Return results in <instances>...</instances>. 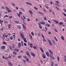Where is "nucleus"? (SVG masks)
I'll list each match as a JSON object with an SVG mask.
<instances>
[{
  "instance_id": "6e6552de",
  "label": "nucleus",
  "mask_w": 66,
  "mask_h": 66,
  "mask_svg": "<svg viewBox=\"0 0 66 66\" xmlns=\"http://www.w3.org/2000/svg\"><path fill=\"white\" fill-rule=\"evenodd\" d=\"M42 56L44 59H45V58H46V55L45 54H42Z\"/></svg>"
},
{
  "instance_id": "8fccbe9b",
  "label": "nucleus",
  "mask_w": 66,
  "mask_h": 66,
  "mask_svg": "<svg viewBox=\"0 0 66 66\" xmlns=\"http://www.w3.org/2000/svg\"><path fill=\"white\" fill-rule=\"evenodd\" d=\"M55 2H56V3H57V4H59V2H58V1H56Z\"/></svg>"
},
{
  "instance_id": "f3484780",
  "label": "nucleus",
  "mask_w": 66,
  "mask_h": 66,
  "mask_svg": "<svg viewBox=\"0 0 66 66\" xmlns=\"http://www.w3.org/2000/svg\"><path fill=\"white\" fill-rule=\"evenodd\" d=\"M45 26L47 27H49L50 26V25L49 24H46L45 25Z\"/></svg>"
},
{
  "instance_id": "680f3d73",
  "label": "nucleus",
  "mask_w": 66,
  "mask_h": 66,
  "mask_svg": "<svg viewBox=\"0 0 66 66\" xmlns=\"http://www.w3.org/2000/svg\"><path fill=\"white\" fill-rule=\"evenodd\" d=\"M55 7L56 9L58 10H59V9L56 6H55Z\"/></svg>"
},
{
  "instance_id": "e433bc0d",
  "label": "nucleus",
  "mask_w": 66,
  "mask_h": 66,
  "mask_svg": "<svg viewBox=\"0 0 66 66\" xmlns=\"http://www.w3.org/2000/svg\"><path fill=\"white\" fill-rule=\"evenodd\" d=\"M57 59L58 60V62H59V60L60 59L59 58V56H57Z\"/></svg>"
},
{
  "instance_id": "e2e57ef3",
  "label": "nucleus",
  "mask_w": 66,
  "mask_h": 66,
  "mask_svg": "<svg viewBox=\"0 0 66 66\" xmlns=\"http://www.w3.org/2000/svg\"><path fill=\"white\" fill-rule=\"evenodd\" d=\"M3 44H4L5 45H6V44H7L6 43L4 42H3Z\"/></svg>"
},
{
  "instance_id": "1a4fd4ad",
  "label": "nucleus",
  "mask_w": 66,
  "mask_h": 66,
  "mask_svg": "<svg viewBox=\"0 0 66 66\" xmlns=\"http://www.w3.org/2000/svg\"><path fill=\"white\" fill-rule=\"evenodd\" d=\"M33 44L32 43H31L30 44V47L31 48H32L33 47Z\"/></svg>"
},
{
  "instance_id": "a19ab883",
  "label": "nucleus",
  "mask_w": 66,
  "mask_h": 66,
  "mask_svg": "<svg viewBox=\"0 0 66 66\" xmlns=\"http://www.w3.org/2000/svg\"><path fill=\"white\" fill-rule=\"evenodd\" d=\"M49 45L50 46H52V43L51 42H50V43H49Z\"/></svg>"
},
{
  "instance_id": "c85d7f7f",
  "label": "nucleus",
  "mask_w": 66,
  "mask_h": 66,
  "mask_svg": "<svg viewBox=\"0 0 66 66\" xmlns=\"http://www.w3.org/2000/svg\"><path fill=\"white\" fill-rule=\"evenodd\" d=\"M54 38L55 39L56 41L57 42H58L57 39V38H56L55 37H54Z\"/></svg>"
},
{
  "instance_id": "b1692460",
  "label": "nucleus",
  "mask_w": 66,
  "mask_h": 66,
  "mask_svg": "<svg viewBox=\"0 0 66 66\" xmlns=\"http://www.w3.org/2000/svg\"><path fill=\"white\" fill-rule=\"evenodd\" d=\"M40 23L42 24H45V23L44 22H40Z\"/></svg>"
},
{
  "instance_id": "5fc2aeb1",
  "label": "nucleus",
  "mask_w": 66,
  "mask_h": 66,
  "mask_svg": "<svg viewBox=\"0 0 66 66\" xmlns=\"http://www.w3.org/2000/svg\"><path fill=\"white\" fill-rule=\"evenodd\" d=\"M24 45L25 46H27V44L26 43H24Z\"/></svg>"
},
{
  "instance_id": "7ed1b4c3",
  "label": "nucleus",
  "mask_w": 66,
  "mask_h": 66,
  "mask_svg": "<svg viewBox=\"0 0 66 66\" xmlns=\"http://www.w3.org/2000/svg\"><path fill=\"white\" fill-rule=\"evenodd\" d=\"M31 55H32V56H34V57H35V54H34V53H31Z\"/></svg>"
},
{
  "instance_id": "6ab92c4d",
  "label": "nucleus",
  "mask_w": 66,
  "mask_h": 66,
  "mask_svg": "<svg viewBox=\"0 0 66 66\" xmlns=\"http://www.w3.org/2000/svg\"><path fill=\"white\" fill-rule=\"evenodd\" d=\"M17 27L18 28V29H20L21 28L19 26H17Z\"/></svg>"
},
{
  "instance_id": "603ef678",
  "label": "nucleus",
  "mask_w": 66,
  "mask_h": 66,
  "mask_svg": "<svg viewBox=\"0 0 66 66\" xmlns=\"http://www.w3.org/2000/svg\"><path fill=\"white\" fill-rule=\"evenodd\" d=\"M51 58L53 60H54V59H54V58L53 57V56H52V57H51Z\"/></svg>"
},
{
  "instance_id": "39448f33",
  "label": "nucleus",
  "mask_w": 66,
  "mask_h": 66,
  "mask_svg": "<svg viewBox=\"0 0 66 66\" xmlns=\"http://www.w3.org/2000/svg\"><path fill=\"white\" fill-rule=\"evenodd\" d=\"M40 50L42 52V53H44V50H43V48H42V47H40Z\"/></svg>"
},
{
  "instance_id": "4be33fe9",
  "label": "nucleus",
  "mask_w": 66,
  "mask_h": 66,
  "mask_svg": "<svg viewBox=\"0 0 66 66\" xmlns=\"http://www.w3.org/2000/svg\"><path fill=\"white\" fill-rule=\"evenodd\" d=\"M29 12L31 14H32V12L31 10H30L29 11Z\"/></svg>"
},
{
  "instance_id": "052dcab7",
  "label": "nucleus",
  "mask_w": 66,
  "mask_h": 66,
  "mask_svg": "<svg viewBox=\"0 0 66 66\" xmlns=\"http://www.w3.org/2000/svg\"><path fill=\"white\" fill-rule=\"evenodd\" d=\"M27 20L28 21H30V20L29 18L27 19Z\"/></svg>"
},
{
  "instance_id": "f8f14e48",
  "label": "nucleus",
  "mask_w": 66,
  "mask_h": 66,
  "mask_svg": "<svg viewBox=\"0 0 66 66\" xmlns=\"http://www.w3.org/2000/svg\"><path fill=\"white\" fill-rule=\"evenodd\" d=\"M53 21L54 22H55L56 23H59V22H58L57 21L54 20H53Z\"/></svg>"
},
{
  "instance_id": "49530a36",
  "label": "nucleus",
  "mask_w": 66,
  "mask_h": 66,
  "mask_svg": "<svg viewBox=\"0 0 66 66\" xmlns=\"http://www.w3.org/2000/svg\"><path fill=\"white\" fill-rule=\"evenodd\" d=\"M7 62L9 64H10V63H11V61H8Z\"/></svg>"
},
{
  "instance_id": "4c0bfd02",
  "label": "nucleus",
  "mask_w": 66,
  "mask_h": 66,
  "mask_svg": "<svg viewBox=\"0 0 66 66\" xmlns=\"http://www.w3.org/2000/svg\"><path fill=\"white\" fill-rule=\"evenodd\" d=\"M21 57H22V56H18V58H19V59L21 58Z\"/></svg>"
},
{
  "instance_id": "2f4dec72",
  "label": "nucleus",
  "mask_w": 66,
  "mask_h": 66,
  "mask_svg": "<svg viewBox=\"0 0 66 66\" xmlns=\"http://www.w3.org/2000/svg\"><path fill=\"white\" fill-rule=\"evenodd\" d=\"M7 11L8 13H11V11L9 9L7 10Z\"/></svg>"
},
{
  "instance_id": "13d9d810",
  "label": "nucleus",
  "mask_w": 66,
  "mask_h": 66,
  "mask_svg": "<svg viewBox=\"0 0 66 66\" xmlns=\"http://www.w3.org/2000/svg\"><path fill=\"white\" fill-rule=\"evenodd\" d=\"M15 45H12V48H15Z\"/></svg>"
},
{
  "instance_id": "0eeeda50",
  "label": "nucleus",
  "mask_w": 66,
  "mask_h": 66,
  "mask_svg": "<svg viewBox=\"0 0 66 66\" xmlns=\"http://www.w3.org/2000/svg\"><path fill=\"white\" fill-rule=\"evenodd\" d=\"M21 46V43H19L18 44V47L19 48H20Z\"/></svg>"
},
{
  "instance_id": "20e7f679",
  "label": "nucleus",
  "mask_w": 66,
  "mask_h": 66,
  "mask_svg": "<svg viewBox=\"0 0 66 66\" xmlns=\"http://www.w3.org/2000/svg\"><path fill=\"white\" fill-rule=\"evenodd\" d=\"M22 27L25 30H26V26H25L23 24H22Z\"/></svg>"
},
{
  "instance_id": "423d86ee",
  "label": "nucleus",
  "mask_w": 66,
  "mask_h": 66,
  "mask_svg": "<svg viewBox=\"0 0 66 66\" xmlns=\"http://www.w3.org/2000/svg\"><path fill=\"white\" fill-rule=\"evenodd\" d=\"M26 3L27 4H29V5H32V4L30 3L26 2Z\"/></svg>"
},
{
  "instance_id": "58836bf2",
  "label": "nucleus",
  "mask_w": 66,
  "mask_h": 66,
  "mask_svg": "<svg viewBox=\"0 0 66 66\" xmlns=\"http://www.w3.org/2000/svg\"><path fill=\"white\" fill-rule=\"evenodd\" d=\"M5 59L7 60H9V58H8V57H6Z\"/></svg>"
},
{
  "instance_id": "69168bd1",
  "label": "nucleus",
  "mask_w": 66,
  "mask_h": 66,
  "mask_svg": "<svg viewBox=\"0 0 66 66\" xmlns=\"http://www.w3.org/2000/svg\"><path fill=\"white\" fill-rule=\"evenodd\" d=\"M17 15H18V16H19V17H20V15L19 14V13H18Z\"/></svg>"
},
{
  "instance_id": "cd10ccee",
  "label": "nucleus",
  "mask_w": 66,
  "mask_h": 66,
  "mask_svg": "<svg viewBox=\"0 0 66 66\" xmlns=\"http://www.w3.org/2000/svg\"><path fill=\"white\" fill-rule=\"evenodd\" d=\"M26 53V54L27 55H30L29 53V52H27Z\"/></svg>"
},
{
  "instance_id": "a878e982",
  "label": "nucleus",
  "mask_w": 66,
  "mask_h": 66,
  "mask_svg": "<svg viewBox=\"0 0 66 66\" xmlns=\"http://www.w3.org/2000/svg\"><path fill=\"white\" fill-rule=\"evenodd\" d=\"M13 54L14 55H16L17 54V52H13Z\"/></svg>"
},
{
  "instance_id": "72a5a7b5",
  "label": "nucleus",
  "mask_w": 66,
  "mask_h": 66,
  "mask_svg": "<svg viewBox=\"0 0 66 66\" xmlns=\"http://www.w3.org/2000/svg\"><path fill=\"white\" fill-rule=\"evenodd\" d=\"M54 30L55 32H57V33L58 32H57V30L56 29V28L54 29Z\"/></svg>"
},
{
  "instance_id": "79ce46f5",
  "label": "nucleus",
  "mask_w": 66,
  "mask_h": 66,
  "mask_svg": "<svg viewBox=\"0 0 66 66\" xmlns=\"http://www.w3.org/2000/svg\"><path fill=\"white\" fill-rule=\"evenodd\" d=\"M21 18L22 20H23V21H25V20H24V19L22 17H21Z\"/></svg>"
},
{
  "instance_id": "2eb2a0df",
  "label": "nucleus",
  "mask_w": 66,
  "mask_h": 66,
  "mask_svg": "<svg viewBox=\"0 0 66 66\" xmlns=\"http://www.w3.org/2000/svg\"><path fill=\"white\" fill-rule=\"evenodd\" d=\"M21 44L22 46L23 47V41L21 42Z\"/></svg>"
},
{
  "instance_id": "338daca9",
  "label": "nucleus",
  "mask_w": 66,
  "mask_h": 66,
  "mask_svg": "<svg viewBox=\"0 0 66 66\" xmlns=\"http://www.w3.org/2000/svg\"><path fill=\"white\" fill-rule=\"evenodd\" d=\"M0 22L1 23V22H3V21H2L1 20H0Z\"/></svg>"
},
{
  "instance_id": "7c9ffc66",
  "label": "nucleus",
  "mask_w": 66,
  "mask_h": 66,
  "mask_svg": "<svg viewBox=\"0 0 66 66\" xmlns=\"http://www.w3.org/2000/svg\"><path fill=\"white\" fill-rule=\"evenodd\" d=\"M9 48H10V50H13L12 47L11 46H9Z\"/></svg>"
},
{
  "instance_id": "0e129e2a",
  "label": "nucleus",
  "mask_w": 66,
  "mask_h": 66,
  "mask_svg": "<svg viewBox=\"0 0 66 66\" xmlns=\"http://www.w3.org/2000/svg\"><path fill=\"white\" fill-rule=\"evenodd\" d=\"M44 20H47V18H46V17H45L44 18Z\"/></svg>"
},
{
  "instance_id": "dca6fc26",
  "label": "nucleus",
  "mask_w": 66,
  "mask_h": 66,
  "mask_svg": "<svg viewBox=\"0 0 66 66\" xmlns=\"http://www.w3.org/2000/svg\"><path fill=\"white\" fill-rule=\"evenodd\" d=\"M23 40H24V42H25V43H27V41L26 40V39L25 38H24L23 39Z\"/></svg>"
},
{
  "instance_id": "ea45409f",
  "label": "nucleus",
  "mask_w": 66,
  "mask_h": 66,
  "mask_svg": "<svg viewBox=\"0 0 66 66\" xmlns=\"http://www.w3.org/2000/svg\"><path fill=\"white\" fill-rule=\"evenodd\" d=\"M41 36L43 38H44V39H45V37H44V36H43V34H42Z\"/></svg>"
},
{
  "instance_id": "6e6d98bb",
  "label": "nucleus",
  "mask_w": 66,
  "mask_h": 66,
  "mask_svg": "<svg viewBox=\"0 0 66 66\" xmlns=\"http://www.w3.org/2000/svg\"><path fill=\"white\" fill-rule=\"evenodd\" d=\"M45 7H46V9H48V6H45Z\"/></svg>"
},
{
  "instance_id": "bb28decb",
  "label": "nucleus",
  "mask_w": 66,
  "mask_h": 66,
  "mask_svg": "<svg viewBox=\"0 0 66 66\" xmlns=\"http://www.w3.org/2000/svg\"><path fill=\"white\" fill-rule=\"evenodd\" d=\"M26 60L27 62H29V59H28L27 58H26Z\"/></svg>"
},
{
  "instance_id": "ddd939ff",
  "label": "nucleus",
  "mask_w": 66,
  "mask_h": 66,
  "mask_svg": "<svg viewBox=\"0 0 66 66\" xmlns=\"http://www.w3.org/2000/svg\"><path fill=\"white\" fill-rule=\"evenodd\" d=\"M6 40L7 41V42H9L10 40V39H9L8 38H6Z\"/></svg>"
},
{
  "instance_id": "09e8293b",
  "label": "nucleus",
  "mask_w": 66,
  "mask_h": 66,
  "mask_svg": "<svg viewBox=\"0 0 66 66\" xmlns=\"http://www.w3.org/2000/svg\"><path fill=\"white\" fill-rule=\"evenodd\" d=\"M31 34L32 35V36H34V33H33V32H31Z\"/></svg>"
},
{
  "instance_id": "f704fd0d",
  "label": "nucleus",
  "mask_w": 66,
  "mask_h": 66,
  "mask_svg": "<svg viewBox=\"0 0 66 66\" xmlns=\"http://www.w3.org/2000/svg\"><path fill=\"white\" fill-rule=\"evenodd\" d=\"M2 38L3 39V40H4V39H5V36H2Z\"/></svg>"
},
{
  "instance_id": "864d4df0",
  "label": "nucleus",
  "mask_w": 66,
  "mask_h": 66,
  "mask_svg": "<svg viewBox=\"0 0 66 66\" xmlns=\"http://www.w3.org/2000/svg\"><path fill=\"white\" fill-rule=\"evenodd\" d=\"M5 9H6V10H9V8H8V7H5Z\"/></svg>"
},
{
  "instance_id": "c9c22d12",
  "label": "nucleus",
  "mask_w": 66,
  "mask_h": 66,
  "mask_svg": "<svg viewBox=\"0 0 66 66\" xmlns=\"http://www.w3.org/2000/svg\"><path fill=\"white\" fill-rule=\"evenodd\" d=\"M34 8L35 10H38V9L37 8H36V7H34Z\"/></svg>"
},
{
  "instance_id": "f257e3e1",
  "label": "nucleus",
  "mask_w": 66,
  "mask_h": 66,
  "mask_svg": "<svg viewBox=\"0 0 66 66\" xmlns=\"http://www.w3.org/2000/svg\"><path fill=\"white\" fill-rule=\"evenodd\" d=\"M20 35L21 37L22 38V39H23V38H24V35H23L21 33H20Z\"/></svg>"
},
{
  "instance_id": "c756f323",
  "label": "nucleus",
  "mask_w": 66,
  "mask_h": 66,
  "mask_svg": "<svg viewBox=\"0 0 66 66\" xmlns=\"http://www.w3.org/2000/svg\"><path fill=\"white\" fill-rule=\"evenodd\" d=\"M63 24V22H60L59 24L61 25V24Z\"/></svg>"
},
{
  "instance_id": "a18cd8bd",
  "label": "nucleus",
  "mask_w": 66,
  "mask_h": 66,
  "mask_svg": "<svg viewBox=\"0 0 66 66\" xmlns=\"http://www.w3.org/2000/svg\"><path fill=\"white\" fill-rule=\"evenodd\" d=\"M61 38L63 40H64V37L62 36L61 37Z\"/></svg>"
},
{
  "instance_id": "3c124183",
  "label": "nucleus",
  "mask_w": 66,
  "mask_h": 66,
  "mask_svg": "<svg viewBox=\"0 0 66 66\" xmlns=\"http://www.w3.org/2000/svg\"><path fill=\"white\" fill-rule=\"evenodd\" d=\"M8 57L10 59H11V58H12V56H11L9 55L8 56Z\"/></svg>"
},
{
  "instance_id": "c03bdc74",
  "label": "nucleus",
  "mask_w": 66,
  "mask_h": 66,
  "mask_svg": "<svg viewBox=\"0 0 66 66\" xmlns=\"http://www.w3.org/2000/svg\"><path fill=\"white\" fill-rule=\"evenodd\" d=\"M52 42H53V44L54 45H55V42H54V41H53V40H52Z\"/></svg>"
},
{
  "instance_id": "de8ad7c7",
  "label": "nucleus",
  "mask_w": 66,
  "mask_h": 66,
  "mask_svg": "<svg viewBox=\"0 0 66 66\" xmlns=\"http://www.w3.org/2000/svg\"><path fill=\"white\" fill-rule=\"evenodd\" d=\"M33 48H34V49H36V47L35 46H33Z\"/></svg>"
},
{
  "instance_id": "4468645a",
  "label": "nucleus",
  "mask_w": 66,
  "mask_h": 66,
  "mask_svg": "<svg viewBox=\"0 0 66 66\" xmlns=\"http://www.w3.org/2000/svg\"><path fill=\"white\" fill-rule=\"evenodd\" d=\"M11 24H9L8 25V27L9 29H10L11 28Z\"/></svg>"
},
{
  "instance_id": "a211bd4d",
  "label": "nucleus",
  "mask_w": 66,
  "mask_h": 66,
  "mask_svg": "<svg viewBox=\"0 0 66 66\" xmlns=\"http://www.w3.org/2000/svg\"><path fill=\"white\" fill-rule=\"evenodd\" d=\"M5 47L4 46H2L1 47V48L2 49H4V48H5Z\"/></svg>"
},
{
  "instance_id": "aec40b11",
  "label": "nucleus",
  "mask_w": 66,
  "mask_h": 66,
  "mask_svg": "<svg viewBox=\"0 0 66 66\" xmlns=\"http://www.w3.org/2000/svg\"><path fill=\"white\" fill-rule=\"evenodd\" d=\"M13 37L12 36H11L10 37V39L11 40H13Z\"/></svg>"
},
{
  "instance_id": "f03ea898",
  "label": "nucleus",
  "mask_w": 66,
  "mask_h": 66,
  "mask_svg": "<svg viewBox=\"0 0 66 66\" xmlns=\"http://www.w3.org/2000/svg\"><path fill=\"white\" fill-rule=\"evenodd\" d=\"M46 55L47 56L49 57V53L48 52H46Z\"/></svg>"
},
{
  "instance_id": "4d7b16f0",
  "label": "nucleus",
  "mask_w": 66,
  "mask_h": 66,
  "mask_svg": "<svg viewBox=\"0 0 66 66\" xmlns=\"http://www.w3.org/2000/svg\"><path fill=\"white\" fill-rule=\"evenodd\" d=\"M65 59H64V61L65 62H66V56H65Z\"/></svg>"
},
{
  "instance_id": "37998d69",
  "label": "nucleus",
  "mask_w": 66,
  "mask_h": 66,
  "mask_svg": "<svg viewBox=\"0 0 66 66\" xmlns=\"http://www.w3.org/2000/svg\"><path fill=\"white\" fill-rule=\"evenodd\" d=\"M9 18L10 19H12V18H13V17H12V16H9Z\"/></svg>"
},
{
  "instance_id": "774afa93",
  "label": "nucleus",
  "mask_w": 66,
  "mask_h": 66,
  "mask_svg": "<svg viewBox=\"0 0 66 66\" xmlns=\"http://www.w3.org/2000/svg\"><path fill=\"white\" fill-rule=\"evenodd\" d=\"M19 14L20 15H22V13L21 12H19Z\"/></svg>"
},
{
  "instance_id": "473e14b6",
  "label": "nucleus",
  "mask_w": 66,
  "mask_h": 66,
  "mask_svg": "<svg viewBox=\"0 0 66 66\" xmlns=\"http://www.w3.org/2000/svg\"><path fill=\"white\" fill-rule=\"evenodd\" d=\"M51 63L52 64L51 66H53V65H54V63H53V62H51Z\"/></svg>"
},
{
  "instance_id": "9d476101",
  "label": "nucleus",
  "mask_w": 66,
  "mask_h": 66,
  "mask_svg": "<svg viewBox=\"0 0 66 66\" xmlns=\"http://www.w3.org/2000/svg\"><path fill=\"white\" fill-rule=\"evenodd\" d=\"M14 50H15V51H16L17 52H19V50L18 49H15Z\"/></svg>"
},
{
  "instance_id": "bf43d9fd",
  "label": "nucleus",
  "mask_w": 66,
  "mask_h": 66,
  "mask_svg": "<svg viewBox=\"0 0 66 66\" xmlns=\"http://www.w3.org/2000/svg\"><path fill=\"white\" fill-rule=\"evenodd\" d=\"M39 27L40 29H42V27L41 26H39Z\"/></svg>"
},
{
  "instance_id": "412c9836",
  "label": "nucleus",
  "mask_w": 66,
  "mask_h": 66,
  "mask_svg": "<svg viewBox=\"0 0 66 66\" xmlns=\"http://www.w3.org/2000/svg\"><path fill=\"white\" fill-rule=\"evenodd\" d=\"M29 36L30 37V39L31 40L32 39V36H31V34H29Z\"/></svg>"
},
{
  "instance_id": "393cba45",
  "label": "nucleus",
  "mask_w": 66,
  "mask_h": 66,
  "mask_svg": "<svg viewBox=\"0 0 66 66\" xmlns=\"http://www.w3.org/2000/svg\"><path fill=\"white\" fill-rule=\"evenodd\" d=\"M9 22L7 21H5L4 22V23H8Z\"/></svg>"
},
{
  "instance_id": "9b49d317",
  "label": "nucleus",
  "mask_w": 66,
  "mask_h": 66,
  "mask_svg": "<svg viewBox=\"0 0 66 66\" xmlns=\"http://www.w3.org/2000/svg\"><path fill=\"white\" fill-rule=\"evenodd\" d=\"M49 51L50 53V54H52V55H53V53H52V52L51 50H49Z\"/></svg>"
},
{
  "instance_id": "5701e85b",
  "label": "nucleus",
  "mask_w": 66,
  "mask_h": 66,
  "mask_svg": "<svg viewBox=\"0 0 66 66\" xmlns=\"http://www.w3.org/2000/svg\"><path fill=\"white\" fill-rule=\"evenodd\" d=\"M9 66H13V65H12V62H11L9 64Z\"/></svg>"
}]
</instances>
